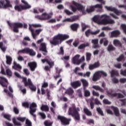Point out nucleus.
Masks as SVG:
<instances>
[{"label": "nucleus", "instance_id": "obj_1", "mask_svg": "<svg viewBox=\"0 0 126 126\" xmlns=\"http://www.w3.org/2000/svg\"><path fill=\"white\" fill-rule=\"evenodd\" d=\"M72 3L77 7L76 8L74 6L70 5V8H71L72 11L73 12H76V10H78L79 11H82V13L84 15L86 14V12L87 13H91V12L95 11V8H99V9L103 8L102 4H97L94 5L90 6L89 8H87L85 11V6H83L82 4L77 3L75 1H72Z\"/></svg>", "mask_w": 126, "mask_h": 126}, {"label": "nucleus", "instance_id": "obj_2", "mask_svg": "<svg viewBox=\"0 0 126 126\" xmlns=\"http://www.w3.org/2000/svg\"><path fill=\"white\" fill-rule=\"evenodd\" d=\"M93 20L95 23L101 25L115 24V21L111 19V17L108 16L107 14H103L101 16H95L94 17Z\"/></svg>", "mask_w": 126, "mask_h": 126}, {"label": "nucleus", "instance_id": "obj_3", "mask_svg": "<svg viewBox=\"0 0 126 126\" xmlns=\"http://www.w3.org/2000/svg\"><path fill=\"white\" fill-rule=\"evenodd\" d=\"M69 38V35L68 34L58 33L53 37L52 40L50 41V43L53 46H57L58 45H61L63 41H65V40Z\"/></svg>", "mask_w": 126, "mask_h": 126}, {"label": "nucleus", "instance_id": "obj_4", "mask_svg": "<svg viewBox=\"0 0 126 126\" xmlns=\"http://www.w3.org/2000/svg\"><path fill=\"white\" fill-rule=\"evenodd\" d=\"M7 24L11 28L13 27V31L14 33H19V28H24L27 29L28 25L27 24H22L20 22L11 23L9 21H7Z\"/></svg>", "mask_w": 126, "mask_h": 126}, {"label": "nucleus", "instance_id": "obj_5", "mask_svg": "<svg viewBox=\"0 0 126 126\" xmlns=\"http://www.w3.org/2000/svg\"><path fill=\"white\" fill-rule=\"evenodd\" d=\"M80 111V109L79 107L76 108L75 105H72L71 107L69 108L68 114L69 116L74 117L76 121H80V114L78 112Z\"/></svg>", "mask_w": 126, "mask_h": 126}, {"label": "nucleus", "instance_id": "obj_6", "mask_svg": "<svg viewBox=\"0 0 126 126\" xmlns=\"http://www.w3.org/2000/svg\"><path fill=\"white\" fill-rule=\"evenodd\" d=\"M22 3H24L25 5H22L21 4L17 5L15 6L14 9L19 12L22 11V10H26V9H29L31 8V5H29L28 2H27L25 0H21Z\"/></svg>", "mask_w": 126, "mask_h": 126}, {"label": "nucleus", "instance_id": "obj_7", "mask_svg": "<svg viewBox=\"0 0 126 126\" xmlns=\"http://www.w3.org/2000/svg\"><path fill=\"white\" fill-rule=\"evenodd\" d=\"M23 82L24 84L25 87H27V86H29L30 89L32 90V91H36V87L33 85V83L31 81V79H28L27 80V78L26 77H23Z\"/></svg>", "mask_w": 126, "mask_h": 126}, {"label": "nucleus", "instance_id": "obj_8", "mask_svg": "<svg viewBox=\"0 0 126 126\" xmlns=\"http://www.w3.org/2000/svg\"><path fill=\"white\" fill-rule=\"evenodd\" d=\"M41 62L43 63H47L48 64H49V66H45L44 67L45 70L46 71H51V68L53 67L55 65V62L53 61H52L51 59L49 60L48 59H44L41 60Z\"/></svg>", "mask_w": 126, "mask_h": 126}, {"label": "nucleus", "instance_id": "obj_9", "mask_svg": "<svg viewBox=\"0 0 126 126\" xmlns=\"http://www.w3.org/2000/svg\"><path fill=\"white\" fill-rule=\"evenodd\" d=\"M57 120L60 121L61 124H62L63 126H68L71 121V119H67L66 117L61 115L58 116Z\"/></svg>", "mask_w": 126, "mask_h": 126}, {"label": "nucleus", "instance_id": "obj_10", "mask_svg": "<svg viewBox=\"0 0 126 126\" xmlns=\"http://www.w3.org/2000/svg\"><path fill=\"white\" fill-rule=\"evenodd\" d=\"M18 54H29L30 56L32 57H34L36 56V52L34 51L32 49H30L29 48H26L23 50H19L18 51Z\"/></svg>", "mask_w": 126, "mask_h": 126}, {"label": "nucleus", "instance_id": "obj_11", "mask_svg": "<svg viewBox=\"0 0 126 126\" xmlns=\"http://www.w3.org/2000/svg\"><path fill=\"white\" fill-rule=\"evenodd\" d=\"M37 104L36 103L33 102L30 106V113L32 116L33 118H36V115L34 114V113H36L37 111Z\"/></svg>", "mask_w": 126, "mask_h": 126}, {"label": "nucleus", "instance_id": "obj_12", "mask_svg": "<svg viewBox=\"0 0 126 126\" xmlns=\"http://www.w3.org/2000/svg\"><path fill=\"white\" fill-rule=\"evenodd\" d=\"M35 17L39 20H48L52 17V15L47 13H43L41 16L37 15Z\"/></svg>", "mask_w": 126, "mask_h": 126}, {"label": "nucleus", "instance_id": "obj_13", "mask_svg": "<svg viewBox=\"0 0 126 126\" xmlns=\"http://www.w3.org/2000/svg\"><path fill=\"white\" fill-rule=\"evenodd\" d=\"M6 4H4V0H0V8H7V7H12V5L10 3V1L9 0H5ZM2 5V6H1Z\"/></svg>", "mask_w": 126, "mask_h": 126}, {"label": "nucleus", "instance_id": "obj_14", "mask_svg": "<svg viewBox=\"0 0 126 126\" xmlns=\"http://www.w3.org/2000/svg\"><path fill=\"white\" fill-rule=\"evenodd\" d=\"M104 8L105 9L107 10L108 11H112V12H114L116 14V15H121L122 14V12L118 9L116 8L115 7H112V6H105Z\"/></svg>", "mask_w": 126, "mask_h": 126}, {"label": "nucleus", "instance_id": "obj_15", "mask_svg": "<svg viewBox=\"0 0 126 126\" xmlns=\"http://www.w3.org/2000/svg\"><path fill=\"white\" fill-rule=\"evenodd\" d=\"M39 51L42 52V55L43 56H47L48 55V50H47V44L46 43L42 42L40 44Z\"/></svg>", "mask_w": 126, "mask_h": 126}, {"label": "nucleus", "instance_id": "obj_16", "mask_svg": "<svg viewBox=\"0 0 126 126\" xmlns=\"http://www.w3.org/2000/svg\"><path fill=\"white\" fill-rule=\"evenodd\" d=\"M100 33V30H98L95 32H93L91 31V30L89 29L85 32V35L86 37H89L90 35H97V34H99Z\"/></svg>", "mask_w": 126, "mask_h": 126}, {"label": "nucleus", "instance_id": "obj_17", "mask_svg": "<svg viewBox=\"0 0 126 126\" xmlns=\"http://www.w3.org/2000/svg\"><path fill=\"white\" fill-rule=\"evenodd\" d=\"M71 86H72L74 89H76L81 86V82H80L79 80L74 81L71 83Z\"/></svg>", "mask_w": 126, "mask_h": 126}, {"label": "nucleus", "instance_id": "obj_18", "mask_svg": "<svg viewBox=\"0 0 126 126\" xmlns=\"http://www.w3.org/2000/svg\"><path fill=\"white\" fill-rule=\"evenodd\" d=\"M79 58H80V55H76L73 58V63L74 64H76L77 65H79L80 64V61H79Z\"/></svg>", "mask_w": 126, "mask_h": 126}, {"label": "nucleus", "instance_id": "obj_19", "mask_svg": "<svg viewBox=\"0 0 126 126\" xmlns=\"http://www.w3.org/2000/svg\"><path fill=\"white\" fill-rule=\"evenodd\" d=\"M0 79H1V80H0V85H1V86H2L3 87H6V88H7V84H6L4 83L5 82L6 83H8L7 79L3 77H0Z\"/></svg>", "mask_w": 126, "mask_h": 126}, {"label": "nucleus", "instance_id": "obj_20", "mask_svg": "<svg viewBox=\"0 0 126 126\" xmlns=\"http://www.w3.org/2000/svg\"><path fill=\"white\" fill-rule=\"evenodd\" d=\"M28 65L30 67L32 71H34L37 67V63L36 62H30L28 63Z\"/></svg>", "mask_w": 126, "mask_h": 126}, {"label": "nucleus", "instance_id": "obj_21", "mask_svg": "<svg viewBox=\"0 0 126 126\" xmlns=\"http://www.w3.org/2000/svg\"><path fill=\"white\" fill-rule=\"evenodd\" d=\"M111 97H117V99H121V98H125V96L123 95V94L121 93H114L112 94L109 93L108 94Z\"/></svg>", "mask_w": 126, "mask_h": 126}, {"label": "nucleus", "instance_id": "obj_22", "mask_svg": "<svg viewBox=\"0 0 126 126\" xmlns=\"http://www.w3.org/2000/svg\"><path fill=\"white\" fill-rule=\"evenodd\" d=\"M101 78L99 71L96 72L94 74L92 78L93 81L96 82L99 80Z\"/></svg>", "mask_w": 126, "mask_h": 126}, {"label": "nucleus", "instance_id": "obj_23", "mask_svg": "<svg viewBox=\"0 0 126 126\" xmlns=\"http://www.w3.org/2000/svg\"><path fill=\"white\" fill-rule=\"evenodd\" d=\"M12 68H13V69H15V70L20 71V70L22 69V66H21L20 64H17L16 62H14V65L12 66Z\"/></svg>", "mask_w": 126, "mask_h": 126}, {"label": "nucleus", "instance_id": "obj_24", "mask_svg": "<svg viewBox=\"0 0 126 126\" xmlns=\"http://www.w3.org/2000/svg\"><path fill=\"white\" fill-rule=\"evenodd\" d=\"M81 82H82V83L83 84V90H85V89H86V88L88 87V86H89V83L85 79H81Z\"/></svg>", "mask_w": 126, "mask_h": 126}, {"label": "nucleus", "instance_id": "obj_25", "mask_svg": "<svg viewBox=\"0 0 126 126\" xmlns=\"http://www.w3.org/2000/svg\"><path fill=\"white\" fill-rule=\"evenodd\" d=\"M111 109L113 110L114 114L116 117H120V111L118 107L112 106H111Z\"/></svg>", "mask_w": 126, "mask_h": 126}, {"label": "nucleus", "instance_id": "obj_26", "mask_svg": "<svg viewBox=\"0 0 126 126\" xmlns=\"http://www.w3.org/2000/svg\"><path fill=\"white\" fill-rule=\"evenodd\" d=\"M78 27H79V25L76 23L72 24L70 26V28L73 31H77V29H78Z\"/></svg>", "mask_w": 126, "mask_h": 126}, {"label": "nucleus", "instance_id": "obj_27", "mask_svg": "<svg viewBox=\"0 0 126 126\" xmlns=\"http://www.w3.org/2000/svg\"><path fill=\"white\" fill-rule=\"evenodd\" d=\"M73 93H74V91L71 88H68L65 92V94H67L69 96H71Z\"/></svg>", "mask_w": 126, "mask_h": 126}, {"label": "nucleus", "instance_id": "obj_28", "mask_svg": "<svg viewBox=\"0 0 126 126\" xmlns=\"http://www.w3.org/2000/svg\"><path fill=\"white\" fill-rule=\"evenodd\" d=\"M90 44L89 43H86V44H82L81 45H80L78 47V49L79 50H82L83 49H85V48H86V47H89Z\"/></svg>", "mask_w": 126, "mask_h": 126}, {"label": "nucleus", "instance_id": "obj_29", "mask_svg": "<svg viewBox=\"0 0 126 126\" xmlns=\"http://www.w3.org/2000/svg\"><path fill=\"white\" fill-rule=\"evenodd\" d=\"M6 63L9 65L11 64V63H12V58L9 56H6Z\"/></svg>", "mask_w": 126, "mask_h": 126}, {"label": "nucleus", "instance_id": "obj_30", "mask_svg": "<svg viewBox=\"0 0 126 126\" xmlns=\"http://www.w3.org/2000/svg\"><path fill=\"white\" fill-rule=\"evenodd\" d=\"M121 34V32L119 31H114L111 32V36L112 37H118L119 35Z\"/></svg>", "mask_w": 126, "mask_h": 126}, {"label": "nucleus", "instance_id": "obj_31", "mask_svg": "<svg viewBox=\"0 0 126 126\" xmlns=\"http://www.w3.org/2000/svg\"><path fill=\"white\" fill-rule=\"evenodd\" d=\"M113 44L114 46H116V47L118 46H119V47H122V46L123 45L120 40L118 39H114L113 41Z\"/></svg>", "mask_w": 126, "mask_h": 126}, {"label": "nucleus", "instance_id": "obj_32", "mask_svg": "<svg viewBox=\"0 0 126 126\" xmlns=\"http://www.w3.org/2000/svg\"><path fill=\"white\" fill-rule=\"evenodd\" d=\"M84 112L87 116H89V117L92 116V112L90 111L89 110H88V108H84Z\"/></svg>", "mask_w": 126, "mask_h": 126}, {"label": "nucleus", "instance_id": "obj_33", "mask_svg": "<svg viewBox=\"0 0 126 126\" xmlns=\"http://www.w3.org/2000/svg\"><path fill=\"white\" fill-rule=\"evenodd\" d=\"M93 88L95 89V90H97L98 91L101 92L102 93L104 92V89H102V88L100 87L99 86H93Z\"/></svg>", "mask_w": 126, "mask_h": 126}, {"label": "nucleus", "instance_id": "obj_34", "mask_svg": "<svg viewBox=\"0 0 126 126\" xmlns=\"http://www.w3.org/2000/svg\"><path fill=\"white\" fill-rule=\"evenodd\" d=\"M29 30L31 31L32 33V35L33 37V39H36V34L34 33V29L32 28V27H31V25H30V27H29Z\"/></svg>", "mask_w": 126, "mask_h": 126}, {"label": "nucleus", "instance_id": "obj_35", "mask_svg": "<svg viewBox=\"0 0 126 126\" xmlns=\"http://www.w3.org/2000/svg\"><path fill=\"white\" fill-rule=\"evenodd\" d=\"M116 75V76H119V72L116 70H112L111 72V77H114Z\"/></svg>", "mask_w": 126, "mask_h": 126}, {"label": "nucleus", "instance_id": "obj_36", "mask_svg": "<svg viewBox=\"0 0 126 126\" xmlns=\"http://www.w3.org/2000/svg\"><path fill=\"white\" fill-rule=\"evenodd\" d=\"M96 111L97 112L98 115H100L102 117H104V112H103V110H102V109H101L100 107H97L96 108Z\"/></svg>", "mask_w": 126, "mask_h": 126}, {"label": "nucleus", "instance_id": "obj_37", "mask_svg": "<svg viewBox=\"0 0 126 126\" xmlns=\"http://www.w3.org/2000/svg\"><path fill=\"white\" fill-rule=\"evenodd\" d=\"M41 110L45 112H49V106L46 105H42L41 107Z\"/></svg>", "mask_w": 126, "mask_h": 126}, {"label": "nucleus", "instance_id": "obj_38", "mask_svg": "<svg viewBox=\"0 0 126 126\" xmlns=\"http://www.w3.org/2000/svg\"><path fill=\"white\" fill-rule=\"evenodd\" d=\"M115 50L116 48L112 44H109L107 47V51L108 52H112L113 51H115Z\"/></svg>", "mask_w": 126, "mask_h": 126}, {"label": "nucleus", "instance_id": "obj_39", "mask_svg": "<svg viewBox=\"0 0 126 126\" xmlns=\"http://www.w3.org/2000/svg\"><path fill=\"white\" fill-rule=\"evenodd\" d=\"M0 49H1L3 53H5L6 51V47L3 46V42H0Z\"/></svg>", "mask_w": 126, "mask_h": 126}, {"label": "nucleus", "instance_id": "obj_40", "mask_svg": "<svg viewBox=\"0 0 126 126\" xmlns=\"http://www.w3.org/2000/svg\"><path fill=\"white\" fill-rule=\"evenodd\" d=\"M116 61H117V62L125 61V55H124V54H121L118 58H117Z\"/></svg>", "mask_w": 126, "mask_h": 126}, {"label": "nucleus", "instance_id": "obj_41", "mask_svg": "<svg viewBox=\"0 0 126 126\" xmlns=\"http://www.w3.org/2000/svg\"><path fill=\"white\" fill-rule=\"evenodd\" d=\"M12 121H13V123L15 125V126H22V124H21V123L20 122H18L16 121V119H15V118H13Z\"/></svg>", "mask_w": 126, "mask_h": 126}, {"label": "nucleus", "instance_id": "obj_42", "mask_svg": "<svg viewBox=\"0 0 126 126\" xmlns=\"http://www.w3.org/2000/svg\"><path fill=\"white\" fill-rule=\"evenodd\" d=\"M98 73H99L100 77H101V76H103V77H106L107 75V73L103 71H98Z\"/></svg>", "mask_w": 126, "mask_h": 126}, {"label": "nucleus", "instance_id": "obj_43", "mask_svg": "<svg viewBox=\"0 0 126 126\" xmlns=\"http://www.w3.org/2000/svg\"><path fill=\"white\" fill-rule=\"evenodd\" d=\"M57 54L58 55H62V56L64 55V50H63V46L60 47V51Z\"/></svg>", "mask_w": 126, "mask_h": 126}, {"label": "nucleus", "instance_id": "obj_44", "mask_svg": "<svg viewBox=\"0 0 126 126\" xmlns=\"http://www.w3.org/2000/svg\"><path fill=\"white\" fill-rule=\"evenodd\" d=\"M45 92L46 93L47 99H50V97H51V91H50V90H49V89H47L45 90Z\"/></svg>", "mask_w": 126, "mask_h": 126}, {"label": "nucleus", "instance_id": "obj_45", "mask_svg": "<svg viewBox=\"0 0 126 126\" xmlns=\"http://www.w3.org/2000/svg\"><path fill=\"white\" fill-rule=\"evenodd\" d=\"M44 125L45 126H53V122H49V121L48 120H46L44 122Z\"/></svg>", "mask_w": 126, "mask_h": 126}, {"label": "nucleus", "instance_id": "obj_46", "mask_svg": "<svg viewBox=\"0 0 126 126\" xmlns=\"http://www.w3.org/2000/svg\"><path fill=\"white\" fill-rule=\"evenodd\" d=\"M85 97H89L90 96V92L86 89L84 90Z\"/></svg>", "mask_w": 126, "mask_h": 126}, {"label": "nucleus", "instance_id": "obj_47", "mask_svg": "<svg viewBox=\"0 0 126 126\" xmlns=\"http://www.w3.org/2000/svg\"><path fill=\"white\" fill-rule=\"evenodd\" d=\"M91 56L92 55L90 53H86V60L88 62L91 60Z\"/></svg>", "mask_w": 126, "mask_h": 126}, {"label": "nucleus", "instance_id": "obj_48", "mask_svg": "<svg viewBox=\"0 0 126 126\" xmlns=\"http://www.w3.org/2000/svg\"><path fill=\"white\" fill-rule=\"evenodd\" d=\"M6 74H7L8 76H12V72H11V70L8 68L6 70Z\"/></svg>", "mask_w": 126, "mask_h": 126}, {"label": "nucleus", "instance_id": "obj_49", "mask_svg": "<svg viewBox=\"0 0 126 126\" xmlns=\"http://www.w3.org/2000/svg\"><path fill=\"white\" fill-rule=\"evenodd\" d=\"M17 120L22 123H24V121H26V117H18Z\"/></svg>", "mask_w": 126, "mask_h": 126}, {"label": "nucleus", "instance_id": "obj_50", "mask_svg": "<svg viewBox=\"0 0 126 126\" xmlns=\"http://www.w3.org/2000/svg\"><path fill=\"white\" fill-rule=\"evenodd\" d=\"M103 104H105V105H111L112 103L110 101H109L107 99H104L103 100Z\"/></svg>", "mask_w": 126, "mask_h": 126}, {"label": "nucleus", "instance_id": "obj_51", "mask_svg": "<svg viewBox=\"0 0 126 126\" xmlns=\"http://www.w3.org/2000/svg\"><path fill=\"white\" fill-rule=\"evenodd\" d=\"M38 115L40 116L42 120H45V119H46V115L45 114V113H42V112H39Z\"/></svg>", "mask_w": 126, "mask_h": 126}, {"label": "nucleus", "instance_id": "obj_52", "mask_svg": "<svg viewBox=\"0 0 126 126\" xmlns=\"http://www.w3.org/2000/svg\"><path fill=\"white\" fill-rule=\"evenodd\" d=\"M81 26H82V31H83V32H84V31H85V30H86V28L88 27V26L86 25V24L84 23H82Z\"/></svg>", "mask_w": 126, "mask_h": 126}, {"label": "nucleus", "instance_id": "obj_53", "mask_svg": "<svg viewBox=\"0 0 126 126\" xmlns=\"http://www.w3.org/2000/svg\"><path fill=\"white\" fill-rule=\"evenodd\" d=\"M13 112L16 115H18V114H19V109H18L17 107H14L13 108Z\"/></svg>", "mask_w": 126, "mask_h": 126}, {"label": "nucleus", "instance_id": "obj_54", "mask_svg": "<svg viewBox=\"0 0 126 126\" xmlns=\"http://www.w3.org/2000/svg\"><path fill=\"white\" fill-rule=\"evenodd\" d=\"M120 101L122 102L121 106H126V99H120Z\"/></svg>", "mask_w": 126, "mask_h": 126}, {"label": "nucleus", "instance_id": "obj_55", "mask_svg": "<svg viewBox=\"0 0 126 126\" xmlns=\"http://www.w3.org/2000/svg\"><path fill=\"white\" fill-rule=\"evenodd\" d=\"M64 12H65V13H66V14H67V15H71L73 14V13L72 12H70L69 10L67 9H65L64 10Z\"/></svg>", "mask_w": 126, "mask_h": 126}, {"label": "nucleus", "instance_id": "obj_56", "mask_svg": "<svg viewBox=\"0 0 126 126\" xmlns=\"http://www.w3.org/2000/svg\"><path fill=\"white\" fill-rule=\"evenodd\" d=\"M26 126H32V123L29 120L26 119Z\"/></svg>", "mask_w": 126, "mask_h": 126}, {"label": "nucleus", "instance_id": "obj_57", "mask_svg": "<svg viewBox=\"0 0 126 126\" xmlns=\"http://www.w3.org/2000/svg\"><path fill=\"white\" fill-rule=\"evenodd\" d=\"M19 88H20V90H21V92L23 93V94H25L26 93V89H22V86H19Z\"/></svg>", "mask_w": 126, "mask_h": 126}, {"label": "nucleus", "instance_id": "obj_58", "mask_svg": "<svg viewBox=\"0 0 126 126\" xmlns=\"http://www.w3.org/2000/svg\"><path fill=\"white\" fill-rule=\"evenodd\" d=\"M77 19H78V16H74L71 19V22H74V21H76Z\"/></svg>", "mask_w": 126, "mask_h": 126}, {"label": "nucleus", "instance_id": "obj_59", "mask_svg": "<svg viewBox=\"0 0 126 126\" xmlns=\"http://www.w3.org/2000/svg\"><path fill=\"white\" fill-rule=\"evenodd\" d=\"M22 106L25 108H29V103L28 102H25L22 103Z\"/></svg>", "mask_w": 126, "mask_h": 126}, {"label": "nucleus", "instance_id": "obj_60", "mask_svg": "<svg viewBox=\"0 0 126 126\" xmlns=\"http://www.w3.org/2000/svg\"><path fill=\"white\" fill-rule=\"evenodd\" d=\"M98 39H93L92 40V43L94 44V45H98Z\"/></svg>", "mask_w": 126, "mask_h": 126}, {"label": "nucleus", "instance_id": "obj_61", "mask_svg": "<svg viewBox=\"0 0 126 126\" xmlns=\"http://www.w3.org/2000/svg\"><path fill=\"white\" fill-rule=\"evenodd\" d=\"M93 65L95 68H98V67L100 66V63L99 62H95L93 64Z\"/></svg>", "mask_w": 126, "mask_h": 126}, {"label": "nucleus", "instance_id": "obj_62", "mask_svg": "<svg viewBox=\"0 0 126 126\" xmlns=\"http://www.w3.org/2000/svg\"><path fill=\"white\" fill-rule=\"evenodd\" d=\"M121 75H123V76H126V69L123 70L121 69L120 71Z\"/></svg>", "mask_w": 126, "mask_h": 126}, {"label": "nucleus", "instance_id": "obj_63", "mask_svg": "<svg viewBox=\"0 0 126 126\" xmlns=\"http://www.w3.org/2000/svg\"><path fill=\"white\" fill-rule=\"evenodd\" d=\"M3 117L5 119H6V120H7L8 121H11V120H10V115H9L4 114L3 115Z\"/></svg>", "mask_w": 126, "mask_h": 126}, {"label": "nucleus", "instance_id": "obj_64", "mask_svg": "<svg viewBox=\"0 0 126 126\" xmlns=\"http://www.w3.org/2000/svg\"><path fill=\"white\" fill-rule=\"evenodd\" d=\"M121 27L125 33L126 34V25H122Z\"/></svg>", "mask_w": 126, "mask_h": 126}]
</instances>
